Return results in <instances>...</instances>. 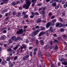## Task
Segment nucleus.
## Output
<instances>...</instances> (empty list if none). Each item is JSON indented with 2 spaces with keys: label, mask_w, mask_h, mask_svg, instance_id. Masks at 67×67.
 Instances as JSON below:
<instances>
[{
  "label": "nucleus",
  "mask_w": 67,
  "mask_h": 67,
  "mask_svg": "<svg viewBox=\"0 0 67 67\" xmlns=\"http://www.w3.org/2000/svg\"><path fill=\"white\" fill-rule=\"evenodd\" d=\"M38 54L39 55H40L41 54V51H38Z\"/></svg>",
  "instance_id": "41"
},
{
  "label": "nucleus",
  "mask_w": 67,
  "mask_h": 67,
  "mask_svg": "<svg viewBox=\"0 0 67 67\" xmlns=\"http://www.w3.org/2000/svg\"><path fill=\"white\" fill-rule=\"evenodd\" d=\"M39 27H40V26H35V29H38L39 30Z\"/></svg>",
  "instance_id": "35"
},
{
  "label": "nucleus",
  "mask_w": 67,
  "mask_h": 67,
  "mask_svg": "<svg viewBox=\"0 0 67 67\" xmlns=\"http://www.w3.org/2000/svg\"><path fill=\"white\" fill-rule=\"evenodd\" d=\"M3 33H7V30H4L3 31Z\"/></svg>",
  "instance_id": "51"
},
{
  "label": "nucleus",
  "mask_w": 67,
  "mask_h": 67,
  "mask_svg": "<svg viewBox=\"0 0 67 67\" xmlns=\"http://www.w3.org/2000/svg\"><path fill=\"white\" fill-rule=\"evenodd\" d=\"M39 42L40 43V44L41 45H44V42L43 41V40H40L39 41Z\"/></svg>",
  "instance_id": "9"
},
{
  "label": "nucleus",
  "mask_w": 67,
  "mask_h": 67,
  "mask_svg": "<svg viewBox=\"0 0 67 67\" xmlns=\"http://www.w3.org/2000/svg\"><path fill=\"white\" fill-rule=\"evenodd\" d=\"M43 34H45V32H41L40 34H39V36H42V35Z\"/></svg>",
  "instance_id": "10"
},
{
  "label": "nucleus",
  "mask_w": 67,
  "mask_h": 67,
  "mask_svg": "<svg viewBox=\"0 0 67 67\" xmlns=\"http://www.w3.org/2000/svg\"><path fill=\"white\" fill-rule=\"evenodd\" d=\"M62 1V0H55V2H58L59 3H60Z\"/></svg>",
  "instance_id": "16"
},
{
  "label": "nucleus",
  "mask_w": 67,
  "mask_h": 67,
  "mask_svg": "<svg viewBox=\"0 0 67 67\" xmlns=\"http://www.w3.org/2000/svg\"><path fill=\"white\" fill-rule=\"evenodd\" d=\"M41 18H38L37 20V23H40V22H41L42 21L41 20Z\"/></svg>",
  "instance_id": "11"
},
{
  "label": "nucleus",
  "mask_w": 67,
  "mask_h": 67,
  "mask_svg": "<svg viewBox=\"0 0 67 67\" xmlns=\"http://www.w3.org/2000/svg\"><path fill=\"white\" fill-rule=\"evenodd\" d=\"M47 34H46V36H49V33H48V32H46Z\"/></svg>",
  "instance_id": "36"
},
{
  "label": "nucleus",
  "mask_w": 67,
  "mask_h": 67,
  "mask_svg": "<svg viewBox=\"0 0 67 67\" xmlns=\"http://www.w3.org/2000/svg\"><path fill=\"white\" fill-rule=\"evenodd\" d=\"M65 13H62V16H65Z\"/></svg>",
  "instance_id": "60"
},
{
  "label": "nucleus",
  "mask_w": 67,
  "mask_h": 67,
  "mask_svg": "<svg viewBox=\"0 0 67 67\" xmlns=\"http://www.w3.org/2000/svg\"><path fill=\"white\" fill-rule=\"evenodd\" d=\"M12 4L13 5H14H14H16V3L14 2H12Z\"/></svg>",
  "instance_id": "17"
},
{
  "label": "nucleus",
  "mask_w": 67,
  "mask_h": 67,
  "mask_svg": "<svg viewBox=\"0 0 67 67\" xmlns=\"http://www.w3.org/2000/svg\"><path fill=\"white\" fill-rule=\"evenodd\" d=\"M33 37H32L31 38V40L32 41H34V40H35V39L33 38Z\"/></svg>",
  "instance_id": "57"
},
{
  "label": "nucleus",
  "mask_w": 67,
  "mask_h": 67,
  "mask_svg": "<svg viewBox=\"0 0 67 67\" xmlns=\"http://www.w3.org/2000/svg\"><path fill=\"white\" fill-rule=\"evenodd\" d=\"M41 5H42V3H39L37 5L38 6H40Z\"/></svg>",
  "instance_id": "53"
},
{
  "label": "nucleus",
  "mask_w": 67,
  "mask_h": 67,
  "mask_svg": "<svg viewBox=\"0 0 67 67\" xmlns=\"http://www.w3.org/2000/svg\"><path fill=\"white\" fill-rule=\"evenodd\" d=\"M64 8H66V7H67V5H66V4H64Z\"/></svg>",
  "instance_id": "47"
},
{
  "label": "nucleus",
  "mask_w": 67,
  "mask_h": 67,
  "mask_svg": "<svg viewBox=\"0 0 67 67\" xmlns=\"http://www.w3.org/2000/svg\"><path fill=\"white\" fill-rule=\"evenodd\" d=\"M41 30V29L37 30H36L35 31H34L33 34H32V36H35V35H36L37 34H38V32Z\"/></svg>",
  "instance_id": "6"
},
{
  "label": "nucleus",
  "mask_w": 67,
  "mask_h": 67,
  "mask_svg": "<svg viewBox=\"0 0 67 67\" xmlns=\"http://www.w3.org/2000/svg\"><path fill=\"white\" fill-rule=\"evenodd\" d=\"M62 64H64L65 65H67V62H66V61L64 62H62Z\"/></svg>",
  "instance_id": "25"
},
{
  "label": "nucleus",
  "mask_w": 67,
  "mask_h": 67,
  "mask_svg": "<svg viewBox=\"0 0 67 67\" xmlns=\"http://www.w3.org/2000/svg\"><path fill=\"white\" fill-rule=\"evenodd\" d=\"M18 57H17V56H16L14 58V60H16V59H17V58Z\"/></svg>",
  "instance_id": "62"
},
{
  "label": "nucleus",
  "mask_w": 67,
  "mask_h": 67,
  "mask_svg": "<svg viewBox=\"0 0 67 67\" xmlns=\"http://www.w3.org/2000/svg\"><path fill=\"white\" fill-rule=\"evenodd\" d=\"M26 4H24V7L25 9H28L31 3V1L30 0H26Z\"/></svg>",
  "instance_id": "1"
},
{
  "label": "nucleus",
  "mask_w": 67,
  "mask_h": 67,
  "mask_svg": "<svg viewBox=\"0 0 67 67\" xmlns=\"http://www.w3.org/2000/svg\"><path fill=\"white\" fill-rule=\"evenodd\" d=\"M12 42H13V40H12V39L10 38V40H9V43L10 44H11V43H12Z\"/></svg>",
  "instance_id": "19"
},
{
  "label": "nucleus",
  "mask_w": 67,
  "mask_h": 67,
  "mask_svg": "<svg viewBox=\"0 0 67 67\" xmlns=\"http://www.w3.org/2000/svg\"><path fill=\"white\" fill-rule=\"evenodd\" d=\"M7 51H9V52H11V51L12 50L11 49V48H9L8 49H7Z\"/></svg>",
  "instance_id": "50"
},
{
  "label": "nucleus",
  "mask_w": 67,
  "mask_h": 67,
  "mask_svg": "<svg viewBox=\"0 0 67 67\" xmlns=\"http://www.w3.org/2000/svg\"><path fill=\"white\" fill-rule=\"evenodd\" d=\"M60 7V5H58L55 6V9H57L59 8V7Z\"/></svg>",
  "instance_id": "14"
},
{
  "label": "nucleus",
  "mask_w": 67,
  "mask_h": 67,
  "mask_svg": "<svg viewBox=\"0 0 67 67\" xmlns=\"http://www.w3.org/2000/svg\"><path fill=\"white\" fill-rule=\"evenodd\" d=\"M35 14H36V15H40V14L38 13H37V12H35Z\"/></svg>",
  "instance_id": "44"
},
{
  "label": "nucleus",
  "mask_w": 67,
  "mask_h": 67,
  "mask_svg": "<svg viewBox=\"0 0 67 67\" xmlns=\"http://www.w3.org/2000/svg\"><path fill=\"white\" fill-rule=\"evenodd\" d=\"M23 29H20L19 30V31H18L16 33L17 34H21L23 33Z\"/></svg>",
  "instance_id": "5"
},
{
  "label": "nucleus",
  "mask_w": 67,
  "mask_h": 67,
  "mask_svg": "<svg viewBox=\"0 0 67 67\" xmlns=\"http://www.w3.org/2000/svg\"><path fill=\"white\" fill-rule=\"evenodd\" d=\"M59 23H56V27H59Z\"/></svg>",
  "instance_id": "32"
},
{
  "label": "nucleus",
  "mask_w": 67,
  "mask_h": 67,
  "mask_svg": "<svg viewBox=\"0 0 67 67\" xmlns=\"http://www.w3.org/2000/svg\"><path fill=\"white\" fill-rule=\"evenodd\" d=\"M31 14H32V15L33 16H34V15L35 14V13H34V12H31Z\"/></svg>",
  "instance_id": "49"
},
{
  "label": "nucleus",
  "mask_w": 67,
  "mask_h": 67,
  "mask_svg": "<svg viewBox=\"0 0 67 67\" xmlns=\"http://www.w3.org/2000/svg\"><path fill=\"white\" fill-rule=\"evenodd\" d=\"M26 48V46H25L24 45H23L21 47L19 48V50H20V55H22V54L23 53V52H22V51H22V50L24 48V49H25Z\"/></svg>",
  "instance_id": "3"
},
{
  "label": "nucleus",
  "mask_w": 67,
  "mask_h": 67,
  "mask_svg": "<svg viewBox=\"0 0 67 67\" xmlns=\"http://www.w3.org/2000/svg\"><path fill=\"white\" fill-rule=\"evenodd\" d=\"M63 38L64 39H65V38H67V36L65 35H63Z\"/></svg>",
  "instance_id": "31"
},
{
  "label": "nucleus",
  "mask_w": 67,
  "mask_h": 67,
  "mask_svg": "<svg viewBox=\"0 0 67 67\" xmlns=\"http://www.w3.org/2000/svg\"><path fill=\"white\" fill-rule=\"evenodd\" d=\"M57 39L58 40H60L62 39V38H61V37H58L57 38Z\"/></svg>",
  "instance_id": "42"
},
{
  "label": "nucleus",
  "mask_w": 67,
  "mask_h": 67,
  "mask_svg": "<svg viewBox=\"0 0 67 67\" xmlns=\"http://www.w3.org/2000/svg\"><path fill=\"white\" fill-rule=\"evenodd\" d=\"M7 11V10H3L2 12V13H4V12H6Z\"/></svg>",
  "instance_id": "29"
},
{
  "label": "nucleus",
  "mask_w": 67,
  "mask_h": 67,
  "mask_svg": "<svg viewBox=\"0 0 67 67\" xmlns=\"http://www.w3.org/2000/svg\"><path fill=\"white\" fill-rule=\"evenodd\" d=\"M1 64L2 65H4L5 64V62H4V61H2L1 63Z\"/></svg>",
  "instance_id": "20"
},
{
  "label": "nucleus",
  "mask_w": 67,
  "mask_h": 67,
  "mask_svg": "<svg viewBox=\"0 0 67 67\" xmlns=\"http://www.w3.org/2000/svg\"><path fill=\"white\" fill-rule=\"evenodd\" d=\"M2 38H3V39H4L5 38V36L4 35L2 36Z\"/></svg>",
  "instance_id": "45"
},
{
  "label": "nucleus",
  "mask_w": 67,
  "mask_h": 67,
  "mask_svg": "<svg viewBox=\"0 0 67 67\" xmlns=\"http://www.w3.org/2000/svg\"><path fill=\"white\" fill-rule=\"evenodd\" d=\"M49 46L48 44H47L44 47V49H48L49 47Z\"/></svg>",
  "instance_id": "7"
},
{
  "label": "nucleus",
  "mask_w": 67,
  "mask_h": 67,
  "mask_svg": "<svg viewBox=\"0 0 67 67\" xmlns=\"http://www.w3.org/2000/svg\"><path fill=\"white\" fill-rule=\"evenodd\" d=\"M46 10V7H42V8H40L39 9V11H40V10H41V13L42 14H44V11H45V10Z\"/></svg>",
  "instance_id": "4"
},
{
  "label": "nucleus",
  "mask_w": 67,
  "mask_h": 67,
  "mask_svg": "<svg viewBox=\"0 0 67 67\" xmlns=\"http://www.w3.org/2000/svg\"><path fill=\"white\" fill-rule=\"evenodd\" d=\"M12 14L13 15H15L16 14V12L15 11H14V12H13Z\"/></svg>",
  "instance_id": "37"
},
{
  "label": "nucleus",
  "mask_w": 67,
  "mask_h": 67,
  "mask_svg": "<svg viewBox=\"0 0 67 67\" xmlns=\"http://www.w3.org/2000/svg\"><path fill=\"white\" fill-rule=\"evenodd\" d=\"M19 9H20V10H22V8L21 7H19Z\"/></svg>",
  "instance_id": "64"
},
{
  "label": "nucleus",
  "mask_w": 67,
  "mask_h": 67,
  "mask_svg": "<svg viewBox=\"0 0 67 67\" xmlns=\"http://www.w3.org/2000/svg\"><path fill=\"white\" fill-rule=\"evenodd\" d=\"M51 31V32H54V29H52L50 30H49V31Z\"/></svg>",
  "instance_id": "43"
},
{
  "label": "nucleus",
  "mask_w": 67,
  "mask_h": 67,
  "mask_svg": "<svg viewBox=\"0 0 67 67\" xmlns=\"http://www.w3.org/2000/svg\"><path fill=\"white\" fill-rule=\"evenodd\" d=\"M54 48V47L53 46H51L50 47V48L51 49H53Z\"/></svg>",
  "instance_id": "54"
},
{
  "label": "nucleus",
  "mask_w": 67,
  "mask_h": 67,
  "mask_svg": "<svg viewBox=\"0 0 67 67\" xmlns=\"http://www.w3.org/2000/svg\"><path fill=\"white\" fill-rule=\"evenodd\" d=\"M7 61H10V57H7Z\"/></svg>",
  "instance_id": "28"
},
{
  "label": "nucleus",
  "mask_w": 67,
  "mask_h": 67,
  "mask_svg": "<svg viewBox=\"0 0 67 67\" xmlns=\"http://www.w3.org/2000/svg\"><path fill=\"white\" fill-rule=\"evenodd\" d=\"M36 1H37V0H32L31 2L33 3H35V2H36Z\"/></svg>",
  "instance_id": "33"
},
{
  "label": "nucleus",
  "mask_w": 67,
  "mask_h": 67,
  "mask_svg": "<svg viewBox=\"0 0 67 67\" xmlns=\"http://www.w3.org/2000/svg\"><path fill=\"white\" fill-rule=\"evenodd\" d=\"M8 65H9V67H12L13 66V64L12 63L11 61H9Z\"/></svg>",
  "instance_id": "8"
},
{
  "label": "nucleus",
  "mask_w": 67,
  "mask_h": 67,
  "mask_svg": "<svg viewBox=\"0 0 67 67\" xmlns=\"http://www.w3.org/2000/svg\"><path fill=\"white\" fill-rule=\"evenodd\" d=\"M51 45H53V42L52 41H51L50 43Z\"/></svg>",
  "instance_id": "61"
},
{
  "label": "nucleus",
  "mask_w": 67,
  "mask_h": 67,
  "mask_svg": "<svg viewBox=\"0 0 67 67\" xmlns=\"http://www.w3.org/2000/svg\"><path fill=\"white\" fill-rule=\"evenodd\" d=\"M60 30L61 32H64V28H61L60 29Z\"/></svg>",
  "instance_id": "23"
},
{
  "label": "nucleus",
  "mask_w": 67,
  "mask_h": 67,
  "mask_svg": "<svg viewBox=\"0 0 67 67\" xmlns=\"http://www.w3.org/2000/svg\"><path fill=\"white\" fill-rule=\"evenodd\" d=\"M54 18L55 16L53 15L51 17V19H54Z\"/></svg>",
  "instance_id": "52"
},
{
  "label": "nucleus",
  "mask_w": 67,
  "mask_h": 67,
  "mask_svg": "<svg viewBox=\"0 0 67 67\" xmlns=\"http://www.w3.org/2000/svg\"><path fill=\"white\" fill-rule=\"evenodd\" d=\"M62 4H65V1H62Z\"/></svg>",
  "instance_id": "59"
},
{
  "label": "nucleus",
  "mask_w": 67,
  "mask_h": 67,
  "mask_svg": "<svg viewBox=\"0 0 67 67\" xmlns=\"http://www.w3.org/2000/svg\"><path fill=\"white\" fill-rule=\"evenodd\" d=\"M59 20L60 21H61V22H63V20L62 19V18H59Z\"/></svg>",
  "instance_id": "34"
},
{
  "label": "nucleus",
  "mask_w": 67,
  "mask_h": 67,
  "mask_svg": "<svg viewBox=\"0 0 67 67\" xmlns=\"http://www.w3.org/2000/svg\"><path fill=\"white\" fill-rule=\"evenodd\" d=\"M38 50V48H36L35 49H34V52H36Z\"/></svg>",
  "instance_id": "46"
},
{
  "label": "nucleus",
  "mask_w": 67,
  "mask_h": 67,
  "mask_svg": "<svg viewBox=\"0 0 67 67\" xmlns=\"http://www.w3.org/2000/svg\"><path fill=\"white\" fill-rule=\"evenodd\" d=\"M33 49V47H29V49L30 50H31Z\"/></svg>",
  "instance_id": "39"
},
{
  "label": "nucleus",
  "mask_w": 67,
  "mask_h": 67,
  "mask_svg": "<svg viewBox=\"0 0 67 67\" xmlns=\"http://www.w3.org/2000/svg\"><path fill=\"white\" fill-rule=\"evenodd\" d=\"M54 42H55H55L57 43H58L59 42L58 41V40H57L54 39Z\"/></svg>",
  "instance_id": "21"
},
{
  "label": "nucleus",
  "mask_w": 67,
  "mask_h": 67,
  "mask_svg": "<svg viewBox=\"0 0 67 67\" xmlns=\"http://www.w3.org/2000/svg\"><path fill=\"white\" fill-rule=\"evenodd\" d=\"M52 5L53 7H55L56 5V3L54 2L52 3Z\"/></svg>",
  "instance_id": "13"
},
{
  "label": "nucleus",
  "mask_w": 67,
  "mask_h": 67,
  "mask_svg": "<svg viewBox=\"0 0 67 67\" xmlns=\"http://www.w3.org/2000/svg\"><path fill=\"white\" fill-rule=\"evenodd\" d=\"M18 48V46H17L15 47H14L13 49L15 51Z\"/></svg>",
  "instance_id": "22"
},
{
  "label": "nucleus",
  "mask_w": 67,
  "mask_h": 67,
  "mask_svg": "<svg viewBox=\"0 0 67 67\" xmlns=\"http://www.w3.org/2000/svg\"><path fill=\"white\" fill-rule=\"evenodd\" d=\"M56 21L57 20L56 19H54L52 21V22H49L47 23L46 25V28H48V27H49L51 26V25L52 24H53L52 25V26L54 25V23H55V22H56Z\"/></svg>",
  "instance_id": "2"
},
{
  "label": "nucleus",
  "mask_w": 67,
  "mask_h": 67,
  "mask_svg": "<svg viewBox=\"0 0 67 67\" xmlns=\"http://www.w3.org/2000/svg\"><path fill=\"white\" fill-rule=\"evenodd\" d=\"M7 44H4V47H7Z\"/></svg>",
  "instance_id": "63"
},
{
  "label": "nucleus",
  "mask_w": 67,
  "mask_h": 67,
  "mask_svg": "<svg viewBox=\"0 0 67 67\" xmlns=\"http://www.w3.org/2000/svg\"><path fill=\"white\" fill-rule=\"evenodd\" d=\"M53 36H54V37H57V35L56 34H54L53 35Z\"/></svg>",
  "instance_id": "55"
},
{
  "label": "nucleus",
  "mask_w": 67,
  "mask_h": 67,
  "mask_svg": "<svg viewBox=\"0 0 67 67\" xmlns=\"http://www.w3.org/2000/svg\"><path fill=\"white\" fill-rule=\"evenodd\" d=\"M28 17V15L26 14L24 15V16L23 18V19H25L26 18H27Z\"/></svg>",
  "instance_id": "12"
},
{
  "label": "nucleus",
  "mask_w": 67,
  "mask_h": 67,
  "mask_svg": "<svg viewBox=\"0 0 67 67\" xmlns=\"http://www.w3.org/2000/svg\"><path fill=\"white\" fill-rule=\"evenodd\" d=\"M10 53H12V54H13V53H15V52H14V51L12 50L11 51H10Z\"/></svg>",
  "instance_id": "38"
},
{
  "label": "nucleus",
  "mask_w": 67,
  "mask_h": 67,
  "mask_svg": "<svg viewBox=\"0 0 67 67\" xmlns=\"http://www.w3.org/2000/svg\"><path fill=\"white\" fill-rule=\"evenodd\" d=\"M41 30H45V27H43L42 26L41 27Z\"/></svg>",
  "instance_id": "30"
},
{
  "label": "nucleus",
  "mask_w": 67,
  "mask_h": 67,
  "mask_svg": "<svg viewBox=\"0 0 67 67\" xmlns=\"http://www.w3.org/2000/svg\"><path fill=\"white\" fill-rule=\"evenodd\" d=\"M36 43L37 44H38V40H36Z\"/></svg>",
  "instance_id": "58"
},
{
  "label": "nucleus",
  "mask_w": 67,
  "mask_h": 67,
  "mask_svg": "<svg viewBox=\"0 0 67 67\" xmlns=\"http://www.w3.org/2000/svg\"><path fill=\"white\" fill-rule=\"evenodd\" d=\"M11 39H12L13 40H14L15 38H16V36H13L12 37Z\"/></svg>",
  "instance_id": "15"
},
{
  "label": "nucleus",
  "mask_w": 67,
  "mask_h": 67,
  "mask_svg": "<svg viewBox=\"0 0 67 67\" xmlns=\"http://www.w3.org/2000/svg\"><path fill=\"white\" fill-rule=\"evenodd\" d=\"M23 60H26L27 59V58H26V57L24 56L23 57Z\"/></svg>",
  "instance_id": "24"
},
{
  "label": "nucleus",
  "mask_w": 67,
  "mask_h": 67,
  "mask_svg": "<svg viewBox=\"0 0 67 67\" xmlns=\"http://www.w3.org/2000/svg\"><path fill=\"white\" fill-rule=\"evenodd\" d=\"M63 26V24L61 23H59V27H61Z\"/></svg>",
  "instance_id": "26"
},
{
  "label": "nucleus",
  "mask_w": 67,
  "mask_h": 67,
  "mask_svg": "<svg viewBox=\"0 0 67 67\" xmlns=\"http://www.w3.org/2000/svg\"><path fill=\"white\" fill-rule=\"evenodd\" d=\"M25 57H26L27 59H28V58L29 57V55L27 54V55H26V56Z\"/></svg>",
  "instance_id": "48"
},
{
  "label": "nucleus",
  "mask_w": 67,
  "mask_h": 67,
  "mask_svg": "<svg viewBox=\"0 0 67 67\" xmlns=\"http://www.w3.org/2000/svg\"><path fill=\"white\" fill-rule=\"evenodd\" d=\"M51 56V53H47V57H49V56Z\"/></svg>",
  "instance_id": "40"
},
{
  "label": "nucleus",
  "mask_w": 67,
  "mask_h": 67,
  "mask_svg": "<svg viewBox=\"0 0 67 67\" xmlns=\"http://www.w3.org/2000/svg\"><path fill=\"white\" fill-rule=\"evenodd\" d=\"M59 59L60 61L61 62H63L64 60V59L63 58H60Z\"/></svg>",
  "instance_id": "18"
},
{
  "label": "nucleus",
  "mask_w": 67,
  "mask_h": 67,
  "mask_svg": "<svg viewBox=\"0 0 67 67\" xmlns=\"http://www.w3.org/2000/svg\"><path fill=\"white\" fill-rule=\"evenodd\" d=\"M48 15H49V16H50V17H51V16H52V13L50 12L48 14Z\"/></svg>",
  "instance_id": "27"
},
{
  "label": "nucleus",
  "mask_w": 67,
  "mask_h": 67,
  "mask_svg": "<svg viewBox=\"0 0 67 67\" xmlns=\"http://www.w3.org/2000/svg\"><path fill=\"white\" fill-rule=\"evenodd\" d=\"M20 37H18L17 38V40H19L20 39Z\"/></svg>",
  "instance_id": "56"
}]
</instances>
